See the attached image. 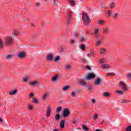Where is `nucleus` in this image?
I'll return each instance as SVG.
<instances>
[{"mask_svg":"<svg viewBox=\"0 0 131 131\" xmlns=\"http://www.w3.org/2000/svg\"><path fill=\"white\" fill-rule=\"evenodd\" d=\"M87 69H88V70H91V67H86Z\"/></svg>","mask_w":131,"mask_h":131,"instance_id":"69168bd1","label":"nucleus"},{"mask_svg":"<svg viewBox=\"0 0 131 131\" xmlns=\"http://www.w3.org/2000/svg\"><path fill=\"white\" fill-rule=\"evenodd\" d=\"M98 117H99V114H95L93 117V120H97Z\"/></svg>","mask_w":131,"mask_h":131,"instance_id":"a878e982","label":"nucleus"},{"mask_svg":"<svg viewBox=\"0 0 131 131\" xmlns=\"http://www.w3.org/2000/svg\"><path fill=\"white\" fill-rule=\"evenodd\" d=\"M34 96V94H33V93H30L29 95V97L30 98V99H32V98H33V96Z\"/></svg>","mask_w":131,"mask_h":131,"instance_id":"c03bdc74","label":"nucleus"},{"mask_svg":"<svg viewBox=\"0 0 131 131\" xmlns=\"http://www.w3.org/2000/svg\"><path fill=\"white\" fill-rule=\"evenodd\" d=\"M53 131H59L58 129H53Z\"/></svg>","mask_w":131,"mask_h":131,"instance_id":"774afa93","label":"nucleus"},{"mask_svg":"<svg viewBox=\"0 0 131 131\" xmlns=\"http://www.w3.org/2000/svg\"><path fill=\"white\" fill-rule=\"evenodd\" d=\"M5 48V45L4 44V41L0 38V49H4Z\"/></svg>","mask_w":131,"mask_h":131,"instance_id":"4be33fe9","label":"nucleus"},{"mask_svg":"<svg viewBox=\"0 0 131 131\" xmlns=\"http://www.w3.org/2000/svg\"><path fill=\"white\" fill-rule=\"evenodd\" d=\"M125 131H131V126H128L125 129Z\"/></svg>","mask_w":131,"mask_h":131,"instance_id":"a19ab883","label":"nucleus"},{"mask_svg":"<svg viewBox=\"0 0 131 131\" xmlns=\"http://www.w3.org/2000/svg\"><path fill=\"white\" fill-rule=\"evenodd\" d=\"M88 90L89 91H92V90H93V87L92 86H89L88 87Z\"/></svg>","mask_w":131,"mask_h":131,"instance_id":"13d9d810","label":"nucleus"},{"mask_svg":"<svg viewBox=\"0 0 131 131\" xmlns=\"http://www.w3.org/2000/svg\"><path fill=\"white\" fill-rule=\"evenodd\" d=\"M94 55V53L93 52H91L90 53L87 54V57H92V56Z\"/></svg>","mask_w":131,"mask_h":131,"instance_id":"de8ad7c7","label":"nucleus"},{"mask_svg":"<svg viewBox=\"0 0 131 131\" xmlns=\"http://www.w3.org/2000/svg\"><path fill=\"white\" fill-rule=\"evenodd\" d=\"M74 42H75V40H74L72 38L69 39L67 41V43H68L70 46H73Z\"/></svg>","mask_w":131,"mask_h":131,"instance_id":"9d476101","label":"nucleus"},{"mask_svg":"<svg viewBox=\"0 0 131 131\" xmlns=\"http://www.w3.org/2000/svg\"><path fill=\"white\" fill-rule=\"evenodd\" d=\"M103 96L106 97H110V93L108 92H105L103 94Z\"/></svg>","mask_w":131,"mask_h":131,"instance_id":"473e14b6","label":"nucleus"},{"mask_svg":"<svg viewBox=\"0 0 131 131\" xmlns=\"http://www.w3.org/2000/svg\"><path fill=\"white\" fill-rule=\"evenodd\" d=\"M115 94H117V95H123V92H122V91H119V90L115 91Z\"/></svg>","mask_w":131,"mask_h":131,"instance_id":"7c9ffc66","label":"nucleus"},{"mask_svg":"<svg viewBox=\"0 0 131 131\" xmlns=\"http://www.w3.org/2000/svg\"><path fill=\"white\" fill-rule=\"evenodd\" d=\"M81 49L82 50V51H84L85 50V46L84 45H82L81 46Z\"/></svg>","mask_w":131,"mask_h":131,"instance_id":"09e8293b","label":"nucleus"},{"mask_svg":"<svg viewBox=\"0 0 131 131\" xmlns=\"http://www.w3.org/2000/svg\"><path fill=\"white\" fill-rule=\"evenodd\" d=\"M96 77V75L94 73H89L88 76L86 77V80H90V79H93Z\"/></svg>","mask_w":131,"mask_h":131,"instance_id":"39448f33","label":"nucleus"},{"mask_svg":"<svg viewBox=\"0 0 131 131\" xmlns=\"http://www.w3.org/2000/svg\"><path fill=\"white\" fill-rule=\"evenodd\" d=\"M85 40H84V38H83V37H81L80 38V41H81V42H83V41H85Z\"/></svg>","mask_w":131,"mask_h":131,"instance_id":"3c124183","label":"nucleus"},{"mask_svg":"<svg viewBox=\"0 0 131 131\" xmlns=\"http://www.w3.org/2000/svg\"><path fill=\"white\" fill-rule=\"evenodd\" d=\"M115 7V3L114 2H113L110 4V9H114Z\"/></svg>","mask_w":131,"mask_h":131,"instance_id":"c756f323","label":"nucleus"},{"mask_svg":"<svg viewBox=\"0 0 131 131\" xmlns=\"http://www.w3.org/2000/svg\"><path fill=\"white\" fill-rule=\"evenodd\" d=\"M68 17H70V18H71V12H68Z\"/></svg>","mask_w":131,"mask_h":131,"instance_id":"052dcab7","label":"nucleus"},{"mask_svg":"<svg viewBox=\"0 0 131 131\" xmlns=\"http://www.w3.org/2000/svg\"><path fill=\"white\" fill-rule=\"evenodd\" d=\"M39 3H36V6H37V7H38L39 6Z\"/></svg>","mask_w":131,"mask_h":131,"instance_id":"338daca9","label":"nucleus"},{"mask_svg":"<svg viewBox=\"0 0 131 131\" xmlns=\"http://www.w3.org/2000/svg\"><path fill=\"white\" fill-rule=\"evenodd\" d=\"M97 23L100 25H104V24H105V20H100L98 21Z\"/></svg>","mask_w":131,"mask_h":131,"instance_id":"bb28decb","label":"nucleus"},{"mask_svg":"<svg viewBox=\"0 0 131 131\" xmlns=\"http://www.w3.org/2000/svg\"><path fill=\"white\" fill-rule=\"evenodd\" d=\"M26 56V53H25L24 51L19 53L17 54V57L18 58H19V59H23V58H25Z\"/></svg>","mask_w":131,"mask_h":131,"instance_id":"423d86ee","label":"nucleus"},{"mask_svg":"<svg viewBox=\"0 0 131 131\" xmlns=\"http://www.w3.org/2000/svg\"><path fill=\"white\" fill-rule=\"evenodd\" d=\"M82 129H83V130H85V131H88V130H89V128L86 126H85V125H82Z\"/></svg>","mask_w":131,"mask_h":131,"instance_id":"cd10ccee","label":"nucleus"},{"mask_svg":"<svg viewBox=\"0 0 131 131\" xmlns=\"http://www.w3.org/2000/svg\"><path fill=\"white\" fill-rule=\"evenodd\" d=\"M94 83L95 85H101V78L99 77L97 78Z\"/></svg>","mask_w":131,"mask_h":131,"instance_id":"1a4fd4ad","label":"nucleus"},{"mask_svg":"<svg viewBox=\"0 0 131 131\" xmlns=\"http://www.w3.org/2000/svg\"><path fill=\"white\" fill-rule=\"evenodd\" d=\"M74 37H77V36H78V34L76 32H74Z\"/></svg>","mask_w":131,"mask_h":131,"instance_id":"5fc2aeb1","label":"nucleus"},{"mask_svg":"<svg viewBox=\"0 0 131 131\" xmlns=\"http://www.w3.org/2000/svg\"><path fill=\"white\" fill-rule=\"evenodd\" d=\"M112 14V10H108L107 11V15L108 17H110Z\"/></svg>","mask_w":131,"mask_h":131,"instance_id":"ea45409f","label":"nucleus"},{"mask_svg":"<svg viewBox=\"0 0 131 131\" xmlns=\"http://www.w3.org/2000/svg\"><path fill=\"white\" fill-rule=\"evenodd\" d=\"M119 84H120V86H121V88L123 91L126 90V86H125V83H123L122 82H120Z\"/></svg>","mask_w":131,"mask_h":131,"instance_id":"dca6fc26","label":"nucleus"},{"mask_svg":"<svg viewBox=\"0 0 131 131\" xmlns=\"http://www.w3.org/2000/svg\"><path fill=\"white\" fill-rule=\"evenodd\" d=\"M105 61H106V59L105 58H101L99 60V63L102 65V64H104V63H105Z\"/></svg>","mask_w":131,"mask_h":131,"instance_id":"c85d7f7f","label":"nucleus"},{"mask_svg":"<svg viewBox=\"0 0 131 131\" xmlns=\"http://www.w3.org/2000/svg\"><path fill=\"white\" fill-rule=\"evenodd\" d=\"M70 5L71 6H74L75 5V2L74 1H70Z\"/></svg>","mask_w":131,"mask_h":131,"instance_id":"37998d69","label":"nucleus"},{"mask_svg":"<svg viewBox=\"0 0 131 131\" xmlns=\"http://www.w3.org/2000/svg\"><path fill=\"white\" fill-rule=\"evenodd\" d=\"M82 19L84 22V25H89V23L91 22V18H90V16H89L88 13L85 12H83L82 14Z\"/></svg>","mask_w":131,"mask_h":131,"instance_id":"f257e3e1","label":"nucleus"},{"mask_svg":"<svg viewBox=\"0 0 131 131\" xmlns=\"http://www.w3.org/2000/svg\"><path fill=\"white\" fill-rule=\"evenodd\" d=\"M94 35L95 38H97V37H99V30H98V29H96L94 30Z\"/></svg>","mask_w":131,"mask_h":131,"instance_id":"aec40b11","label":"nucleus"},{"mask_svg":"<svg viewBox=\"0 0 131 131\" xmlns=\"http://www.w3.org/2000/svg\"><path fill=\"white\" fill-rule=\"evenodd\" d=\"M28 108H29V110H32L33 109V107L32 105H28Z\"/></svg>","mask_w":131,"mask_h":131,"instance_id":"864d4df0","label":"nucleus"},{"mask_svg":"<svg viewBox=\"0 0 131 131\" xmlns=\"http://www.w3.org/2000/svg\"><path fill=\"white\" fill-rule=\"evenodd\" d=\"M128 102H129V100H128V99H122L121 100V104H127Z\"/></svg>","mask_w":131,"mask_h":131,"instance_id":"393cba45","label":"nucleus"},{"mask_svg":"<svg viewBox=\"0 0 131 131\" xmlns=\"http://www.w3.org/2000/svg\"><path fill=\"white\" fill-rule=\"evenodd\" d=\"M91 102H92V104H95V103H96V100L92 99Z\"/></svg>","mask_w":131,"mask_h":131,"instance_id":"bf43d9fd","label":"nucleus"},{"mask_svg":"<svg viewBox=\"0 0 131 131\" xmlns=\"http://www.w3.org/2000/svg\"><path fill=\"white\" fill-rule=\"evenodd\" d=\"M32 102L34 103V104H38V100H37L36 98H33Z\"/></svg>","mask_w":131,"mask_h":131,"instance_id":"f704fd0d","label":"nucleus"},{"mask_svg":"<svg viewBox=\"0 0 131 131\" xmlns=\"http://www.w3.org/2000/svg\"><path fill=\"white\" fill-rule=\"evenodd\" d=\"M4 40L5 43H6V45L8 46H11L13 42V38H12L11 37H7Z\"/></svg>","mask_w":131,"mask_h":131,"instance_id":"7ed1b4c3","label":"nucleus"},{"mask_svg":"<svg viewBox=\"0 0 131 131\" xmlns=\"http://www.w3.org/2000/svg\"><path fill=\"white\" fill-rule=\"evenodd\" d=\"M95 131H103V130H102L100 129H95Z\"/></svg>","mask_w":131,"mask_h":131,"instance_id":"0e129e2a","label":"nucleus"},{"mask_svg":"<svg viewBox=\"0 0 131 131\" xmlns=\"http://www.w3.org/2000/svg\"><path fill=\"white\" fill-rule=\"evenodd\" d=\"M52 111H53V108L51 105L48 106L46 110V117H50V115H52Z\"/></svg>","mask_w":131,"mask_h":131,"instance_id":"f03ea898","label":"nucleus"},{"mask_svg":"<svg viewBox=\"0 0 131 131\" xmlns=\"http://www.w3.org/2000/svg\"><path fill=\"white\" fill-rule=\"evenodd\" d=\"M106 48H101L100 49L99 54L100 55H104V54L106 53Z\"/></svg>","mask_w":131,"mask_h":131,"instance_id":"ddd939ff","label":"nucleus"},{"mask_svg":"<svg viewBox=\"0 0 131 131\" xmlns=\"http://www.w3.org/2000/svg\"><path fill=\"white\" fill-rule=\"evenodd\" d=\"M60 115H59V114H56L55 115V119L56 120H59V119H60Z\"/></svg>","mask_w":131,"mask_h":131,"instance_id":"58836bf2","label":"nucleus"},{"mask_svg":"<svg viewBox=\"0 0 131 131\" xmlns=\"http://www.w3.org/2000/svg\"><path fill=\"white\" fill-rule=\"evenodd\" d=\"M69 109L66 108L64 109L63 112L62 114L63 117H67L70 114Z\"/></svg>","mask_w":131,"mask_h":131,"instance_id":"20e7f679","label":"nucleus"},{"mask_svg":"<svg viewBox=\"0 0 131 131\" xmlns=\"http://www.w3.org/2000/svg\"><path fill=\"white\" fill-rule=\"evenodd\" d=\"M54 58V56L52 54H48L46 57L47 61H52Z\"/></svg>","mask_w":131,"mask_h":131,"instance_id":"f8f14e48","label":"nucleus"},{"mask_svg":"<svg viewBox=\"0 0 131 131\" xmlns=\"http://www.w3.org/2000/svg\"><path fill=\"white\" fill-rule=\"evenodd\" d=\"M81 61L82 62V63H85V62H86V60L84 58H81Z\"/></svg>","mask_w":131,"mask_h":131,"instance_id":"6e6d98bb","label":"nucleus"},{"mask_svg":"<svg viewBox=\"0 0 131 131\" xmlns=\"http://www.w3.org/2000/svg\"><path fill=\"white\" fill-rule=\"evenodd\" d=\"M38 83V81H34L29 83V85L33 86V85H36V84H37Z\"/></svg>","mask_w":131,"mask_h":131,"instance_id":"412c9836","label":"nucleus"},{"mask_svg":"<svg viewBox=\"0 0 131 131\" xmlns=\"http://www.w3.org/2000/svg\"><path fill=\"white\" fill-rule=\"evenodd\" d=\"M62 110V107L61 106H59L56 108V113H60V112Z\"/></svg>","mask_w":131,"mask_h":131,"instance_id":"c9c22d12","label":"nucleus"},{"mask_svg":"<svg viewBox=\"0 0 131 131\" xmlns=\"http://www.w3.org/2000/svg\"><path fill=\"white\" fill-rule=\"evenodd\" d=\"M108 75H110V76H114V75H115V74L113 72L108 73L106 74V76H108Z\"/></svg>","mask_w":131,"mask_h":131,"instance_id":"4c0bfd02","label":"nucleus"},{"mask_svg":"<svg viewBox=\"0 0 131 131\" xmlns=\"http://www.w3.org/2000/svg\"><path fill=\"white\" fill-rule=\"evenodd\" d=\"M30 79V77L29 76H25L24 77H23V81H24L25 82H27Z\"/></svg>","mask_w":131,"mask_h":131,"instance_id":"f3484780","label":"nucleus"},{"mask_svg":"<svg viewBox=\"0 0 131 131\" xmlns=\"http://www.w3.org/2000/svg\"><path fill=\"white\" fill-rule=\"evenodd\" d=\"M71 21H72V18H71L70 17H68V18L67 19V24H70V22H71Z\"/></svg>","mask_w":131,"mask_h":131,"instance_id":"2f4dec72","label":"nucleus"},{"mask_svg":"<svg viewBox=\"0 0 131 131\" xmlns=\"http://www.w3.org/2000/svg\"><path fill=\"white\" fill-rule=\"evenodd\" d=\"M41 120L42 121H46V118H45L44 117H42L41 118Z\"/></svg>","mask_w":131,"mask_h":131,"instance_id":"4d7b16f0","label":"nucleus"},{"mask_svg":"<svg viewBox=\"0 0 131 131\" xmlns=\"http://www.w3.org/2000/svg\"><path fill=\"white\" fill-rule=\"evenodd\" d=\"M80 83L81 85H82V86H84L86 85V83H85V82H84L83 81H80Z\"/></svg>","mask_w":131,"mask_h":131,"instance_id":"e433bc0d","label":"nucleus"},{"mask_svg":"<svg viewBox=\"0 0 131 131\" xmlns=\"http://www.w3.org/2000/svg\"><path fill=\"white\" fill-rule=\"evenodd\" d=\"M96 42H95L96 47H100L101 46V42H102V38H99V37H96Z\"/></svg>","mask_w":131,"mask_h":131,"instance_id":"6e6552de","label":"nucleus"},{"mask_svg":"<svg viewBox=\"0 0 131 131\" xmlns=\"http://www.w3.org/2000/svg\"><path fill=\"white\" fill-rule=\"evenodd\" d=\"M101 68H102V69H110V68H111V66H110V64L104 63L101 64Z\"/></svg>","mask_w":131,"mask_h":131,"instance_id":"9b49d317","label":"nucleus"},{"mask_svg":"<svg viewBox=\"0 0 131 131\" xmlns=\"http://www.w3.org/2000/svg\"><path fill=\"white\" fill-rule=\"evenodd\" d=\"M127 78L129 79V80H131V74L129 73L127 75Z\"/></svg>","mask_w":131,"mask_h":131,"instance_id":"8fccbe9b","label":"nucleus"},{"mask_svg":"<svg viewBox=\"0 0 131 131\" xmlns=\"http://www.w3.org/2000/svg\"><path fill=\"white\" fill-rule=\"evenodd\" d=\"M57 4V1L56 0H53V5H56Z\"/></svg>","mask_w":131,"mask_h":131,"instance_id":"680f3d73","label":"nucleus"},{"mask_svg":"<svg viewBox=\"0 0 131 131\" xmlns=\"http://www.w3.org/2000/svg\"><path fill=\"white\" fill-rule=\"evenodd\" d=\"M104 32H105V33H107V29H105L104 30Z\"/></svg>","mask_w":131,"mask_h":131,"instance_id":"e2e57ef3","label":"nucleus"},{"mask_svg":"<svg viewBox=\"0 0 131 131\" xmlns=\"http://www.w3.org/2000/svg\"><path fill=\"white\" fill-rule=\"evenodd\" d=\"M59 60H60V57H59V56H56V58L54 59L55 62H57V61H59Z\"/></svg>","mask_w":131,"mask_h":131,"instance_id":"a18cd8bd","label":"nucleus"},{"mask_svg":"<svg viewBox=\"0 0 131 131\" xmlns=\"http://www.w3.org/2000/svg\"><path fill=\"white\" fill-rule=\"evenodd\" d=\"M13 58H14V54H8L6 57V60H10V59H13Z\"/></svg>","mask_w":131,"mask_h":131,"instance_id":"a211bd4d","label":"nucleus"},{"mask_svg":"<svg viewBox=\"0 0 131 131\" xmlns=\"http://www.w3.org/2000/svg\"><path fill=\"white\" fill-rule=\"evenodd\" d=\"M17 92H18V90L15 89L13 91L9 92L10 96H14V95H16L17 94Z\"/></svg>","mask_w":131,"mask_h":131,"instance_id":"6ab92c4d","label":"nucleus"},{"mask_svg":"<svg viewBox=\"0 0 131 131\" xmlns=\"http://www.w3.org/2000/svg\"><path fill=\"white\" fill-rule=\"evenodd\" d=\"M58 77H59V76L58 75H55L53 76L51 79V81H53V82H56V81L58 80Z\"/></svg>","mask_w":131,"mask_h":131,"instance_id":"2eb2a0df","label":"nucleus"},{"mask_svg":"<svg viewBox=\"0 0 131 131\" xmlns=\"http://www.w3.org/2000/svg\"><path fill=\"white\" fill-rule=\"evenodd\" d=\"M78 122V120L76 119L72 122L73 124H75V123H77Z\"/></svg>","mask_w":131,"mask_h":131,"instance_id":"603ef678","label":"nucleus"},{"mask_svg":"<svg viewBox=\"0 0 131 131\" xmlns=\"http://www.w3.org/2000/svg\"><path fill=\"white\" fill-rule=\"evenodd\" d=\"M60 127L61 128H64L65 127V121L64 120L61 121Z\"/></svg>","mask_w":131,"mask_h":131,"instance_id":"b1692460","label":"nucleus"},{"mask_svg":"<svg viewBox=\"0 0 131 131\" xmlns=\"http://www.w3.org/2000/svg\"><path fill=\"white\" fill-rule=\"evenodd\" d=\"M12 34L14 36H18L20 35V32L18 30H14L12 32Z\"/></svg>","mask_w":131,"mask_h":131,"instance_id":"4468645a","label":"nucleus"},{"mask_svg":"<svg viewBox=\"0 0 131 131\" xmlns=\"http://www.w3.org/2000/svg\"><path fill=\"white\" fill-rule=\"evenodd\" d=\"M71 96L72 97H75V96H76V93H75V92H72L71 93Z\"/></svg>","mask_w":131,"mask_h":131,"instance_id":"49530a36","label":"nucleus"},{"mask_svg":"<svg viewBox=\"0 0 131 131\" xmlns=\"http://www.w3.org/2000/svg\"><path fill=\"white\" fill-rule=\"evenodd\" d=\"M50 96V93L48 92H44L42 95V99L43 101H45L47 98H48Z\"/></svg>","mask_w":131,"mask_h":131,"instance_id":"0eeeda50","label":"nucleus"},{"mask_svg":"<svg viewBox=\"0 0 131 131\" xmlns=\"http://www.w3.org/2000/svg\"><path fill=\"white\" fill-rule=\"evenodd\" d=\"M117 17H118V13H115V15L114 16V19L115 20H116V19H117Z\"/></svg>","mask_w":131,"mask_h":131,"instance_id":"79ce46f5","label":"nucleus"},{"mask_svg":"<svg viewBox=\"0 0 131 131\" xmlns=\"http://www.w3.org/2000/svg\"><path fill=\"white\" fill-rule=\"evenodd\" d=\"M70 89V86L69 85L64 86L62 88V90L64 92H66V91L69 90Z\"/></svg>","mask_w":131,"mask_h":131,"instance_id":"5701e85b","label":"nucleus"},{"mask_svg":"<svg viewBox=\"0 0 131 131\" xmlns=\"http://www.w3.org/2000/svg\"><path fill=\"white\" fill-rule=\"evenodd\" d=\"M72 68V67H71V66L69 65V64H66L65 66V69H67L68 70L71 69Z\"/></svg>","mask_w":131,"mask_h":131,"instance_id":"72a5a7b5","label":"nucleus"}]
</instances>
